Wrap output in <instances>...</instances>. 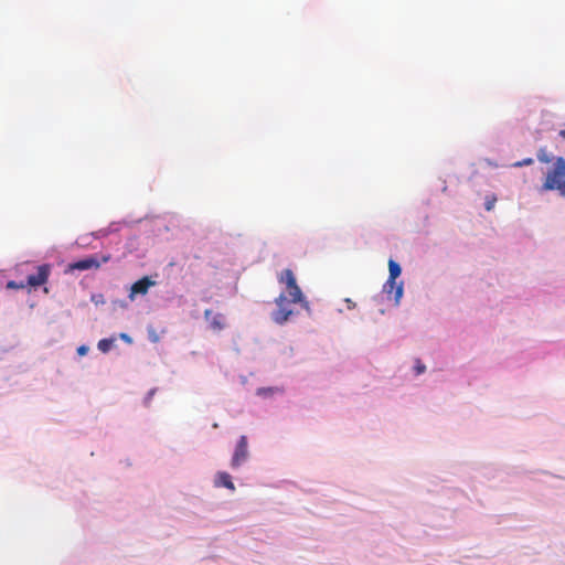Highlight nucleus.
Masks as SVG:
<instances>
[{"label":"nucleus","instance_id":"obj_1","mask_svg":"<svg viewBox=\"0 0 565 565\" xmlns=\"http://www.w3.org/2000/svg\"><path fill=\"white\" fill-rule=\"evenodd\" d=\"M548 191H556L565 198V158L563 157H556L554 164L544 174L539 192Z\"/></svg>","mask_w":565,"mask_h":565},{"label":"nucleus","instance_id":"obj_2","mask_svg":"<svg viewBox=\"0 0 565 565\" xmlns=\"http://www.w3.org/2000/svg\"><path fill=\"white\" fill-rule=\"evenodd\" d=\"M277 308L271 312V320L277 324L286 323L295 313L291 308L292 305L300 303L303 307V301H291V297H288L286 292L275 299Z\"/></svg>","mask_w":565,"mask_h":565},{"label":"nucleus","instance_id":"obj_3","mask_svg":"<svg viewBox=\"0 0 565 565\" xmlns=\"http://www.w3.org/2000/svg\"><path fill=\"white\" fill-rule=\"evenodd\" d=\"M279 284H284L286 286V295L291 297V301H303V308L308 309L309 303L306 300L300 287L297 284L296 277L291 269H284L278 276Z\"/></svg>","mask_w":565,"mask_h":565},{"label":"nucleus","instance_id":"obj_4","mask_svg":"<svg viewBox=\"0 0 565 565\" xmlns=\"http://www.w3.org/2000/svg\"><path fill=\"white\" fill-rule=\"evenodd\" d=\"M248 458V443L246 436H241L231 460V467L237 469Z\"/></svg>","mask_w":565,"mask_h":565},{"label":"nucleus","instance_id":"obj_5","mask_svg":"<svg viewBox=\"0 0 565 565\" xmlns=\"http://www.w3.org/2000/svg\"><path fill=\"white\" fill-rule=\"evenodd\" d=\"M50 265L44 264L38 267L36 274L29 275L26 278V286L36 288L44 285L50 276Z\"/></svg>","mask_w":565,"mask_h":565},{"label":"nucleus","instance_id":"obj_6","mask_svg":"<svg viewBox=\"0 0 565 565\" xmlns=\"http://www.w3.org/2000/svg\"><path fill=\"white\" fill-rule=\"evenodd\" d=\"M156 281L150 277L145 276L141 279L134 282L130 287V292L128 295L130 300L135 299L136 295H146L150 287L154 286Z\"/></svg>","mask_w":565,"mask_h":565},{"label":"nucleus","instance_id":"obj_7","mask_svg":"<svg viewBox=\"0 0 565 565\" xmlns=\"http://www.w3.org/2000/svg\"><path fill=\"white\" fill-rule=\"evenodd\" d=\"M383 290L388 298H393L395 305H398L403 297V282L397 284L396 280L387 279L383 286Z\"/></svg>","mask_w":565,"mask_h":565},{"label":"nucleus","instance_id":"obj_8","mask_svg":"<svg viewBox=\"0 0 565 565\" xmlns=\"http://www.w3.org/2000/svg\"><path fill=\"white\" fill-rule=\"evenodd\" d=\"M100 262L96 256H89L84 259L77 260L75 263L70 264L71 270H87L92 268H99Z\"/></svg>","mask_w":565,"mask_h":565},{"label":"nucleus","instance_id":"obj_9","mask_svg":"<svg viewBox=\"0 0 565 565\" xmlns=\"http://www.w3.org/2000/svg\"><path fill=\"white\" fill-rule=\"evenodd\" d=\"M205 319L214 331H221L225 328V319L222 313H214L211 309L204 311Z\"/></svg>","mask_w":565,"mask_h":565},{"label":"nucleus","instance_id":"obj_10","mask_svg":"<svg viewBox=\"0 0 565 565\" xmlns=\"http://www.w3.org/2000/svg\"><path fill=\"white\" fill-rule=\"evenodd\" d=\"M214 483H215V487H224V488L230 489L231 491L235 490V486L232 481L231 476L224 471L216 473Z\"/></svg>","mask_w":565,"mask_h":565},{"label":"nucleus","instance_id":"obj_11","mask_svg":"<svg viewBox=\"0 0 565 565\" xmlns=\"http://www.w3.org/2000/svg\"><path fill=\"white\" fill-rule=\"evenodd\" d=\"M536 157L537 160L542 163H554L555 160V158L547 151L545 147L539 149Z\"/></svg>","mask_w":565,"mask_h":565},{"label":"nucleus","instance_id":"obj_12","mask_svg":"<svg viewBox=\"0 0 565 565\" xmlns=\"http://www.w3.org/2000/svg\"><path fill=\"white\" fill-rule=\"evenodd\" d=\"M388 271L390 276L388 279L396 280V278L401 275L402 269L398 263H396L393 259L388 260Z\"/></svg>","mask_w":565,"mask_h":565},{"label":"nucleus","instance_id":"obj_13","mask_svg":"<svg viewBox=\"0 0 565 565\" xmlns=\"http://www.w3.org/2000/svg\"><path fill=\"white\" fill-rule=\"evenodd\" d=\"M113 342H114L113 339H102V340H99L97 348L103 353H106L111 349Z\"/></svg>","mask_w":565,"mask_h":565},{"label":"nucleus","instance_id":"obj_14","mask_svg":"<svg viewBox=\"0 0 565 565\" xmlns=\"http://www.w3.org/2000/svg\"><path fill=\"white\" fill-rule=\"evenodd\" d=\"M26 287V284H24L23 281L21 282H17L14 280H10L7 282V288L8 289H23Z\"/></svg>","mask_w":565,"mask_h":565},{"label":"nucleus","instance_id":"obj_15","mask_svg":"<svg viewBox=\"0 0 565 565\" xmlns=\"http://www.w3.org/2000/svg\"><path fill=\"white\" fill-rule=\"evenodd\" d=\"M90 301L94 302L96 306L104 305L106 302L103 294L92 295Z\"/></svg>","mask_w":565,"mask_h":565},{"label":"nucleus","instance_id":"obj_16","mask_svg":"<svg viewBox=\"0 0 565 565\" xmlns=\"http://www.w3.org/2000/svg\"><path fill=\"white\" fill-rule=\"evenodd\" d=\"M533 163H534L533 158H525V159H523V160H521V161H516V162H514V163L512 164V167H514V168H520V167H524V166H531V164H533Z\"/></svg>","mask_w":565,"mask_h":565},{"label":"nucleus","instance_id":"obj_17","mask_svg":"<svg viewBox=\"0 0 565 565\" xmlns=\"http://www.w3.org/2000/svg\"><path fill=\"white\" fill-rule=\"evenodd\" d=\"M414 370H415L416 374L419 375L425 372L426 366L422 363L420 360H416Z\"/></svg>","mask_w":565,"mask_h":565},{"label":"nucleus","instance_id":"obj_18","mask_svg":"<svg viewBox=\"0 0 565 565\" xmlns=\"http://www.w3.org/2000/svg\"><path fill=\"white\" fill-rule=\"evenodd\" d=\"M495 201H497V198L494 195H492L491 198H487L486 210L491 211L494 206Z\"/></svg>","mask_w":565,"mask_h":565},{"label":"nucleus","instance_id":"obj_19","mask_svg":"<svg viewBox=\"0 0 565 565\" xmlns=\"http://www.w3.org/2000/svg\"><path fill=\"white\" fill-rule=\"evenodd\" d=\"M87 351H88V348H87V347H85V345H81V347L77 349V353H78L79 355H85V354L87 353Z\"/></svg>","mask_w":565,"mask_h":565},{"label":"nucleus","instance_id":"obj_20","mask_svg":"<svg viewBox=\"0 0 565 565\" xmlns=\"http://www.w3.org/2000/svg\"><path fill=\"white\" fill-rule=\"evenodd\" d=\"M120 339L124 340L127 343H131L132 342L131 338L127 333H121L120 334Z\"/></svg>","mask_w":565,"mask_h":565},{"label":"nucleus","instance_id":"obj_21","mask_svg":"<svg viewBox=\"0 0 565 565\" xmlns=\"http://www.w3.org/2000/svg\"><path fill=\"white\" fill-rule=\"evenodd\" d=\"M267 391H270V390L269 388H260V390H258V393L262 394V393H265Z\"/></svg>","mask_w":565,"mask_h":565},{"label":"nucleus","instance_id":"obj_22","mask_svg":"<svg viewBox=\"0 0 565 565\" xmlns=\"http://www.w3.org/2000/svg\"><path fill=\"white\" fill-rule=\"evenodd\" d=\"M559 136L565 139V129L559 131Z\"/></svg>","mask_w":565,"mask_h":565},{"label":"nucleus","instance_id":"obj_23","mask_svg":"<svg viewBox=\"0 0 565 565\" xmlns=\"http://www.w3.org/2000/svg\"><path fill=\"white\" fill-rule=\"evenodd\" d=\"M108 260H109V256H105V257H103V263H106V262H108Z\"/></svg>","mask_w":565,"mask_h":565},{"label":"nucleus","instance_id":"obj_24","mask_svg":"<svg viewBox=\"0 0 565 565\" xmlns=\"http://www.w3.org/2000/svg\"><path fill=\"white\" fill-rule=\"evenodd\" d=\"M151 340H152L153 342H157V341H158V337H157V335H152Z\"/></svg>","mask_w":565,"mask_h":565}]
</instances>
